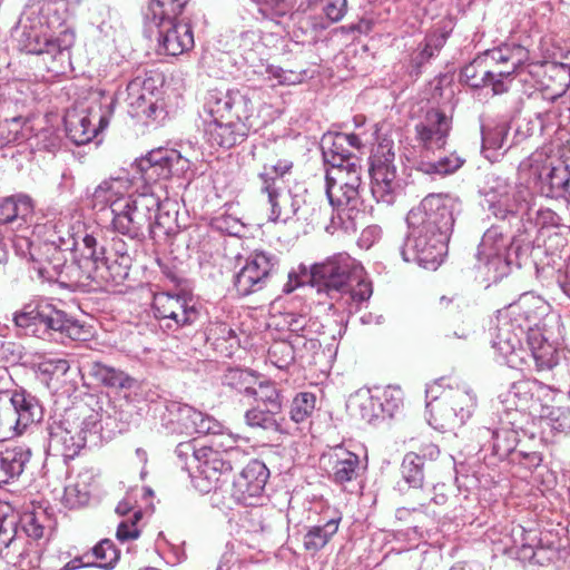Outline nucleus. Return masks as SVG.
<instances>
[{
  "label": "nucleus",
  "mask_w": 570,
  "mask_h": 570,
  "mask_svg": "<svg viewBox=\"0 0 570 570\" xmlns=\"http://www.w3.org/2000/svg\"><path fill=\"white\" fill-rule=\"evenodd\" d=\"M316 396L309 392L298 393L292 401L291 419L301 423L312 415L315 410Z\"/></svg>",
  "instance_id": "64"
},
{
  "label": "nucleus",
  "mask_w": 570,
  "mask_h": 570,
  "mask_svg": "<svg viewBox=\"0 0 570 570\" xmlns=\"http://www.w3.org/2000/svg\"><path fill=\"white\" fill-rule=\"evenodd\" d=\"M464 163V158L455 153H451L450 155L441 157L435 161L421 160L417 164V170L431 176H445L455 173L463 166Z\"/></svg>",
  "instance_id": "55"
},
{
  "label": "nucleus",
  "mask_w": 570,
  "mask_h": 570,
  "mask_svg": "<svg viewBox=\"0 0 570 570\" xmlns=\"http://www.w3.org/2000/svg\"><path fill=\"white\" fill-rule=\"evenodd\" d=\"M523 336L527 337L523 323L517 322L507 311H499L492 345L511 367L527 363L528 351L522 346Z\"/></svg>",
  "instance_id": "18"
},
{
  "label": "nucleus",
  "mask_w": 570,
  "mask_h": 570,
  "mask_svg": "<svg viewBox=\"0 0 570 570\" xmlns=\"http://www.w3.org/2000/svg\"><path fill=\"white\" fill-rule=\"evenodd\" d=\"M71 416L78 417V421L80 422L82 421V417L86 419H83V424H79L80 426L77 429L78 431L71 432L70 435H72V438H82L83 448L88 442L96 443L101 431V414L89 405L81 404L67 410L61 420H69Z\"/></svg>",
  "instance_id": "38"
},
{
  "label": "nucleus",
  "mask_w": 570,
  "mask_h": 570,
  "mask_svg": "<svg viewBox=\"0 0 570 570\" xmlns=\"http://www.w3.org/2000/svg\"><path fill=\"white\" fill-rule=\"evenodd\" d=\"M403 404V393L399 387L389 386L381 395L370 396L368 406L379 407L382 417H392Z\"/></svg>",
  "instance_id": "57"
},
{
  "label": "nucleus",
  "mask_w": 570,
  "mask_h": 570,
  "mask_svg": "<svg viewBox=\"0 0 570 570\" xmlns=\"http://www.w3.org/2000/svg\"><path fill=\"white\" fill-rule=\"evenodd\" d=\"M82 370L97 383L107 387L131 389L135 380L120 370L107 366L100 362H89Z\"/></svg>",
  "instance_id": "45"
},
{
  "label": "nucleus",
  "mask_w": 570,
  "mask_h": 570,
  "mask_svg": "<svg viewBox=\"0 0 570 570\" xmlns=\"http://www.w3.org/2000/svg\"><path fill=\"white\" fill-rule=\"evenodd\" d=\"M362 167L360 160L342 164V167H331L326 170V196L330 205L337 212L344 207H355L362 185Z\"/></svg>",
  "instance_id": "15"
},
{
  "label": "nucleus",
  "mask_w": 570,
  "mask_h": 570,
  "mask_svg": "<svg viewBox=\"0 0 570 570\" xmlns=\"http://www.w3.org/2000/svg\"><path fill=\"white\" fill-rule=\"evenodd\" d=\"M65 126L68 137L76 145L89 142L98 132V128L86 111L69 110L65 116Z\"/></svg>",
  "instance_id": "44"
},
{
  "label": "nucleus",
  "mask_w": 570,
  "mask_h": 570,
  "mask_svg": "<svg viewBox=\"0 0 570 570\" xmlns=\"http://www.w3.org/2000/svg\"><path fill=\"white\" fill-rule=\"evenodd\" d=\"M57 307L47 298L32 301L13 315V323L24 335L42 337L58 323Z\"/></svg>",
  "instance_id": "23"
},
{
  "label": "nucleus",
  "mask_w": 570,
  "mask_h": 570,
  "mask_svg": "<svg viewBox=\"0 0 570 570\" xmlns=\"http://www.w3.org/2000/svg\"><path fill=\"white\" fill-rule=\"evenodd\" d=\"M548 308V304L541 297L525 293L503 309L517 322L523 323L528 333L529 327L539 328V322L547 314Z\"/></svg>",
  "instance_id": "30"
},
{
  "label": "nucleus",
  "mask_w": 570,
  "mask_h": 570,
  "mask_svg": "<svg viewBox=\"0 0 570 570\" xmlns=\"http://www.w3.org/2000/svg\"><path fill=\"white\" fill-rule=\"evenodd\" d=\"M530 190L522 184H511L507 178L493 176L484 191L488 209L499 219L514 217L528 206Z\"/></svg>",
  "instance_id": "16"
},
{
  "label": "nucleus",
  "mask_w": 570,
  "mask_h": 570,
  "mask_svg": "<svg viewBox=\"0 0 570 570\" xmlns=\"http://www.w3.org/2000/svg\"><path fill=\"white\" fill-rule=\"evenodd\" d=\"M528 73L531 76L542 98L554 101L562 97L570 86V67L564 63L529 60L515 75Z\"/></svg>",
  "instance_id": "19"
},
{
  "label": "nucleus",
  "mask_w": 570,
  "mask_h": 570,
  "mask_svg": "<svg viewBox=\"0 0 570 570\" xmlns=\"http://www.w3.org/2000/svg\"><path fill=\"white\" fill-rule=\"evenodd\" d=\"M26 120L22 117H13L0 122V149L27 138L24 134Z\"/></svg>",
  "instance_id": "63"
},
{
  "label": "nucleus",
  "mask_w": 570,
  "mask_h": 570,
  "mask_svg": "<svg viewBox=\"0 0 570 570\" xmlns=\"http://www.w3.org/2000/svg\"><path fill=\"white\" fill-rule=\"evenodd\" d=\"M529 60V50L520 45H502L484 51L461 70V81L471 88L491 87L494 95L509 90L512 76Z\"/></svg>",
  "instance_id": "4"
},
{
  "label": "nucleus",
  "mask_w": 570,
  "mask_h": 570,
  "mask_svg": "<svg viewBox=\"0 0 570 570\" xmlns=\"http://www.w3.org/2000/svg\"><path fill=\"white\" fill-rule=\"evenodd\" d=\"M247 396H253L257 402L263 403L266 409L281 413L282 397L277 387L271 382H261L257 387L247 390Z\"/></svg>",
  "instance_id": "60"
},
{
  "label": "nucleus",
  "mask_w": 570,
  "mask_h": 570,
  "mask_svg": "<svg viewBox=\"0 0 570 570\" xmlns=\"http://www.w3.org/2000/svg\"><path fill=\"white\" fill-rule=\"evenodd\" d=\"M68 0H42L29 8L18 39L21 51L43 56L48 71L65 73L70 66L75 32L66 26Z\"/></svg>",
  "instance_id": "2"
},
{
  "label": "nucleus",
  "mask_w": 570,
  "mask_h": 570,
  "mask_svg": "<svg viewBox=\"0 0 570 570\" xmlns=\"http://www.w3.org/2000/svg\"><path fill=\"white\" fill-rule=\"evenodd\" d=\"M311 282L318 294H326L332 307L350 314L356 312L373 292L363 266L345 252L313 264Z\"/></svg>",
  "instance_id": "3"
},
{
  "label": "nucleus",
  "mask_w": 570,
  "mask_h": 570,
  "mask_svg": "<svg viewBox=\"0 0 570 570\" xmlns=\"http://www.w3.org/2000/svg\"><path fill=\"white\" fill-rule=\"evenodd\" d=\"M458 202L449 195L430 194L406 216L409 234L401 247L407 263L435 271L448 253Z\"/></svg>",
  "instance_id": "1"
},
{
  "label": "nucleus",
  "mask_w": 570,
  "mask_h": 570,
  "mask_svg": "<svg viewBox=\"0 0 570 570\" xmlns=\"http://www.w3.org/2000/svg\"><path fill=\"white\" fill-rule=\"evenodd\" d=\"M370 176L371 193L377 203L392 205L402 189L394 164V144L391 139H382L371 156Z\"/></svg>",
  "instance_id": "13"
},
{
  "label": "nucleus",
  "mask_w": 570,
  "mask_h": 570,
  "mask_svg": "<svg viewBox=\"0 0 570 570\" xmlns=\"http://www.w3.org/2000/svg\"><path fill=\"white\" fill-rule=\"evenodd\" d=\"M104 261L107 263V274H110L105 277L106 286L119 285L128 277L131 257L121 239H112V247L108 253L105 250Z\"/></svg>",
  "instance_id": "36"
},
{
  "label": "nucleus",
  "mask_w": 570,
  "mask_h": 570,
  "mask_svg": "<svg viewBox=\"0 0 570 570\" xmlns=\"http://www.w3.org/2000/svg\"><path fill=\"white\" fill-rule=\"evenodd\" d=\"M95 476L90 471H83L71 480L65 488L62 503L66 508L77 509L90 500Z\"/></svg>",
  "instance_id": "42"
},
{
  "label": "nucleus",
  "mask_w": 570,
  "mask_h": 570,
  "mask_svg": "<svg viewBox=\"0 0 570 570\" xmlns=\"http://www.w3.org/2000/svg\"><path fill=\"white\" fill-rule=\"evenodd\" d=\"M538 537L535 531L525 530L522 525L512 527L511 531L505 533L499 540L498 552L502 553H517L523 559L533 560L537 563H542L540 553L543 548L535 547Z\"/></svg>",
  "instance_id": "29"
},
{
  "label": "nucleus",
  "mask_w": 570,
  "mask_h": 570,
  "mask_svg": "<svg viewBox=\"0 0 570 570\" xmlns=\"http://www.w3.org/2000/svg\"><path fill=\"white\" fill-rule=\"evenodd\" d=\"M75 263L79 269V279L92 282L97 287L106 286L107 274L104 261L105 248L98 247L97 239L88 234L79 235V245L72 252Z\"/></svg>",
  "instance_id": "22"
},
{
  "label": "nucleus",
  "mask_w": 570,
  "mask_h": 570,
  "mask_svg": "<svg viewBox=\"0 0 570 570\" xmlns=\"http://www.w3.org/2000/svg\"><path fill=\"white\" fill-rule=\"evenodd\" d=\"M450 31L445 27H436L426 35L423 43L412 55V62L416 67L423 66L431 58L436 56L445 45Z\"/></svg>",
  "instance_id": "48"
},
{
  "label": "nucleus",
  "mask_w": 570,
  "mask_h": 570,
  "mask_svg": "<svg viewBox=\"0 0 570 570\" xmlns=\"http://www.w3.org/2000/svg\"><path fill=\"white\" fill-rule=\"evenodd\" d=\"M330 476L331 479L342 487L356 480L361 472L360 458L342 448L337 446L328 455Z\"/></svg>",
  "instance_id": "32"
},
{
  "label": "nucleus",
  "mask_w": 570,
  "mask_h": 570,
  "mask_svg": "<svg viewBox=\"0 0 570 570\" xmlns=\"http://www.w3.org/2000/svg\"><path fill=\"white\" fill-rule=\"evenodd\" d=\"M131 181L128 176L110 177L102 180L91 194V206L94 209L104 210L110 208L116 199L127 198L131 194Z\"/></svg>",
  "instance_id": "34"
},
{
  "label": "nucleus",
  "mask_w": 570,
  "mask_h": 570,
  "mask_svg": "<svg viewBox=\"0 0 570 570\" xmlns=\"http://www.w3.org/2000/svg\"><path fill=\"white\" fill-rule=\"evenodd\" d=\"M267 40L259 30H247L239 36L238 49L252 72L273 87L302 82L303 73L285 70L264 59L268 46Z\"/></svg>",
  "instance_id": "12"
},
{
  "label": "nucleus",
  "mask_w": 570,
  "mask_h": 570,
  "mask_svg": "<svg viewBox=\"0 0 570 570\" xmlns=\"http://www.w3.org/2000/svg\"><path fill=\"white\" fill-rule=\"evenodd\" d=\"M0 556L18 564L26 556V539L18 535L17 522L12 519L0 521Z\"/></svg>",
  "instance_id": "37"
},
{
  "label": "nucleus",
  "mask_w": 570,
  "mask_h": 570,
  "mask_svg": "<svg viewBox=\"0 0 570 570\" xmlns=\"http://www.w3.org/2000/svg\"><path fill=\"white\" fill-rule=\"evenodd\" d=\"M423 466H424V459L423 456L410 452L407 453L402 462V475L406 483L410 484L412 488H421L423 484Z\"/></svg>",
  "instance_id": "61"
},
{
  "label": "nucleus",
  "mask_w": 570,
  "mask_h": 570,
  "mask_svg": "<svg viewBox=\"0 0 570 570\" xmlns=\"http://www.w3.org/2000/svg\"><path fill=\"white\" fill-rule=\"evenodd\" d=\"M33 202L26 194L0 198V242L9 240L14 253L27 261H35L30 218Z\"/></svg>",
  "instance_id": "7"
},
{
  "label": "nucleus",
  "mask_w": 570,
  "mask_h": 570,
  "mask_svg": "<svg viewBox=\"0 0 570 570\" xmlns=\"http://www.w3.org/2000/svg\"><path fill=\"white\" fill-rule=\"evenodd\" d=\"M22 431L42 420L43 410L39 400L24 390L14 391L9 400Z\"/></svg>",
  "instance_id": "39"
},
{
  "label": "nucleus",
  "mask_w": 570,
  "mask_h": 570,
  "mask_svg": "<svg viewBox=\"0 0 570 570\" xmlns=\"http://www.w3.org/2000/svg\"><path fill=\"white\" fill-rule=\"evenodd\" d=\"M156 193L150 187L127 195L112 203V229L130 239L153 232L151 209L157 206Z\"/></svg>",
  "instance_id": "9"
},
{
  "label": "nucleus",
  "mask_w": 570,
  "mask_h": 570,
  "mask_svg": "<svg viewBox=\"0 0 570 570\" xmlns=\"http://www.w3.org/2000/svg\"><path fill=\"white\" fill-rule=\"evenodd\" d=\"M426 407L436 428L453 431L463 426L473 415L478 399L466 383L441 377L425 390Z\"/></svg>",
  "instance_id": "5"
},
{
  "label": "nucleus",
  "mask_w": 570,
  "mask_h": 570,
  "mask_svg": "<svg viewBox=\"0 0 570 570\" xmlns=\"http://www.w3.org/2000/svg\"><path fill=\"white\" fill-rule=\"evenodd\" d=\"M263 193L267 194L269 204L268 219L271 222H287L297 212L294 198L285 186H278L275 181L268 183L266 187H262Z\"/></svg>",
  "instance_id": "35"
},
{
  "label": "nucleus",
  "mask_w": 570,
  "mask_h": 570,
  "mask_svg": "<svg viewBox=\"0 0 570 570\" xmlns=\"http://www.w3.org/2000/svg\"><path fill=\"white\" fill-rule=\"evenodd\" d=\"M304 338L303 335H295L293 341H276L268 348L269 362L279 370H287L295 361V344Z\"/></svg>",
  "instance_id": "53"
},
{
  "label": "nucleus",
  "mask_w": 570,
  "mask_h": 570,
  "mask_svg": "<svg viewBox=\"0 0 570 570\" xmlns=\"http://www.w3.org/2000/svg\"><path fill=\"white\" fill-rule=\"evenodd\" d=\"M275 255L254 252L245 265L234 276V287L240 296H247L263 289L277 267Z\"/></svg>",
  "instance_id": "20"
},
{
  "label": "nucleus",
  "mask_w": 570,
  "mask_h": 570,
  "mask_svg": "<svg viewBox=\"0 0 570 570\" xmlns=\"http://www.w3.org/2000/svg\"><path fill=\"white\" fill-rule=\"evenodd\" d=\"M550 393V386L538 380H520L512 383L509 390L501 395V403L507 411H525L531 409L535 403H541L549 399Z\"/></svg>",
  "instance_id": "25"
},
{
  "label": "nucleus",
  "mask_w": 570,
  "mask_h": 570,
  "mask_svg": "<svg viewBox=\"0 0 570 570\" xmlns=\"http://www.w3.org/2000/svg\"><path fill=\"white\" fill-rule=\"evenodd\" d=\"M78 417L71 416L69 420L53 422L49 428L48 449L52 455L62 456L65 460H71L83 449V439L72 438L71 432H77L80 422Z\"/></svg>",
  "instance_id": "27"
},
{
  "label": "nucleus",
  "mask_w": 570,
  "mask_h": 570,
  "mask_svg": "<svg viewBox=\"0 0 570 570\" xmlns=\"http://www.w3.org/2000/svg\"><path fill=\"white\" fill-rule=\"evenodd\" d=\"M30 450L24 446H12L0 451V485L18 478L30 460Z\"/></svg>",
  "instance_id": "41"
},
{
  "label": "nucleus",
  "mask_w": 570,
  "mask_h": 570,
  "mask_svg": "<svg viewBox=\"0 0 570 570\" xmlns=\"http://www.w3.org/2000/svg\"><path fill=\"white\" fill-rule=\"evenodd\" d=\"M556 163L550 155V150L538 148L519 164L518 171L520 177L532 179L539 185L542 177L549 173V169Z\"/></svg>",
  "instance_id": "46"
},
{
  "label": "nucleus",
  "mask_w": 570,
  "mask_h": 570,
  "mask_svg": "<svg viewBox=\"0 0 570 570\" xmlns=\"http://www.w3.org/2000/svg\"><path fill=\"white\" fill-rule=\"evenodd\" d=\"M527 346L529 350L527 357H532L538 371L551 370L558 364L559 351L540 328L529 327Z\"/></svg>",
  "instance_id": "33"
},
{
  "label": "nucleus",
  "mask_w": 570,
  "mask_h": 570,
  "mask_svg": "<svg viewBox=\"0 0 570 570\" xmlns=\"http://www.w3.org/2000/svg\"><path fill=\"white\" fill-rule=\"evenodd\" d=\"M257 91L252 88L212 89L205 99V110L217 119L243 124L248 130L259 126Z\"/></svg>",
  "instance_id": "10"
},
{
  "label": "nucleus",
  "mask_w": 570,
  "mask_h": 570,
  "mask_svg": "<svg viewBox=\"0 0 570 570\" xmlns=\"http://www.w3.org/2000/svg\"><path fill=\"white\" fill-rule=\"evenodd\" d=\"M157 206L151 209L153 232L156 228L161 229L165 234L174 230L177 219L176 203L169 198L164 200L156 194Z\"/></svg>",
  "instance_id": "52"
},
{
  "label": "nucleus",
  "mask_w": 570,
  "mask_h": 570,
  "mask_svg": "<svg viewBox=\"0 0 570 570\" xmlns=\"http://www.w3.org/2000/svg\"><path fill=\"white\" fill-rule=\"evenodd\" d=\"M362 147V140L355 134L327 132L321 139L323 159L330 167L358 161L352 150H360Z\"/></svg>",
  "instance_id": "26"
},
{
  "label": "nucleus",
  "mask_w": 570,
  "mask_h": 570,
  "mask_svg": "<svg viewBox=\"0 0 570 570\" xmlns=\"http://www.w3.org/2000/svg\"><path fill=\"white\" fill-rule=\"evenodd\" d=\"M175 453L189 471L194 488L200 493H209L230 470V463L218 449H214V444L196 449L190 441L180 442Z\"/></svg>",
  "instance_id": "8"
},
{
  "label": "nucleus",
  "mask_w": 570,
  "mask_h": 570,
  "mask_svg": "<svg viewBox=\"0 0 570 570\" xmlns=\"http://www.w3.org/2000/svg\"><path fill=\"white\" fill-rule=\"evenodd\" d=\"M159 88L157 91L140 95L135 98L134 104L128 106V112L136 118L149 120H157L164 116L165 110L163 104L159 102Z\"/></svg>",
  "instance_id": "51"
},
{
  "label": "nucleus",
  "mask_w": 570,
  "mask_h": 570,
  "mask_svg": "<svg viewBox=\"0 0 570 570\" xmlns=\"http://www.w3.org/2000/svg\"><path fill=\"white\" fill-rule=\"evenodd\" d=\"M521 235L512 238L504 235L498 226H492L483 234L478 247V271L488 282H499L511 271V249L520 248V243L525 242Z\"/></svg>",
  "instance_id": "11"
},
{
  "label": "nucleus",
  "mask_w": 570,
  "mask_h": 570,
  "mask_svg": "<svg viewBox=\"0 0 570 570\" xmlns=\"http://www.w3.org/2000/svg\"><path fill=\"white\" fill-rule=\"evenodd\" d=\"M188 168V159L181 157L174 149L153 150L137 163L140 178L146 183L145 187H150L155 193L156 188L151 186L153 183L167 179L175 174H181Z\"/></svg>",
  "instance_id": "21"
},
{
  "label": "nucleus",
  "mask_w": 570,
  "mask_h": 570,
  "mask_svg": "<svg viewBox=\"0 0 570 570\" xmlns=\"http://www.w3.org/2000/svg\"><path fill=\"white\" fill-rule=\"evenodd\" d=\"M527 225H524V234L530 235L532 232L543 233L562 225V217L548 207L532 208L525 206Z\"/></svg>",
  "instance_id": "47"
},
{
  "label": "nucleus",
  "mask_w": 570,
  "mask_h": 570,
  "mask_svg": "<svg viewBox=\"0 0 570 570\" xmlns=\"http://www.w3.org/2000/svg\"><path fill=\"white\" fill-rule=\"evenodd\" d=\"M228 474L210 493V503L219 509H232L233 503L257 505L263 498L269 471L259 460L249 461L242 472L233 479Z\"/></svg>",
  "instance_id": "6"
},
{
  "label": "nucleus",
  "mask_w": 570,
  "mask_h": 570,
  "mask_svg": "<svg viewBox=\"0 0 570 570\" xmlns=\"http://www.w3.org/2000/svg\"><path fill=\"white\" fill-rule=\"evenodd\" d=\"M214 119L207 124L205 136L212 146L232 148L243 141L250 130L243 124H236L232 120Z\"/></svg>",
  "instance_id": "31"
},
{
  "label": "nucleus",
  "mask_w": 570,
  "mask_h": 570,
  "mask_svg": "<svg viewBox=\"0 0 570 570\" xmlns=\"http://www.w3.org/2000/svg\"><path fill=\"white\" fill-rule=\"evenodd\" d=\"M153 311L160 326L171 332L193 325L200 315L193 298L169 293L154 295Z\"/></svg>",
  "instance_id": "17"
},
{
  "label": "nucleus",
  "mask_w": 570,
  "mask_h": 570,
  "mask_svg": "<svg viewBox=\"0 0 570 570\" xmlns=\"http://www.w3.org/2000/svg\"><path fill=\"white\" fill-rule=\"evenodd\" d=\"M341 521L342 513L335 511L325 523L309 527L303 539L305 550L312 553L322 550L336 534Z\"/></svg>",
  "instance_id": "43"
},
{
  "label": "nucleus",
  "mask_w": 570,
  "mask_h": 570,
  "mask_svg": "<svg viewBox=\"0 0 570 570\" xmlns=\"http://www.w3.org/2000/svg\"><path fill=\"white\" fill-rule=\"evenodd\" d=\"M198 417V411L187 404H171L167 407L166 428L171 433L191 434L193 420Z\"/></svg>",
  "instance_id": "50"
},
{
  "label": "nucleus",
  "mask_w": 570,
  "mask_h": 570,
  "mask_svg": "<svg viewBox=\"0 0 570 570\" xmlns=\"http://www.w3.org/2000/svg\"><path fill=\"white\" fill-rule=\"evenodd\" d=\"M324 17L317 22H313L314 28L325 29L331 23L340 21L346 13V0H320L318 3Z\"/></svg>",
  "instance_id": "62"
},
{
  "label": "nucleus",
  "mask_w": 570,
  "mask_h": 570,
  "mask_svg": "<svg viewBox=\"0 0 570 570\" xmlns=\"http://www.w3.org/2000/svg\"><path fill=\"white\" fill-rule=\"evenodd\" d=\"M188 0H150L146 10V20L177 19Z\"/></svg>",
  "instance_id": "54"
},
{
  "label": "nucleus",
  "mask_w": 570,
  "mask_h": 570,
  "mask_svg": "<svg viewBox=\"0 0 570 570\" xmlns=\"http://www.w3.org/2000/svg\"><path fill=\"white\" fill-rule=\"evenodd\" d=\"M158 28L159 48L168 56H179L194 48V32L189 23L177 19L149 20Z\"/></svg>",
  "instance_id": "24"
},
{
  "label": "nucleus",
  "mask_w": 570,
  "mask_h": 570,
  "mask_svg": "<svg viewBox=\"0 0 570 570\" xmlns=\"http://www.w3.org/2000/svg\"><path fill=\"white\" fill-rule=\"evenodd\" d=\"M478 435L481 440L491 439L492 454L500 460H504L513 453L519 442L518 432L509 426L495 430L482 428L479 429Z\"/></svg>",
  "instance_id": "40"
},
{
  "label": "nucleus",
  "mask_w": 570,
  "mask_h": 570,
  "mask_svg": "<svg viewBox=\"0 0 570 570\" xmlns=\"http://www.w3.org/2000/svg\"><path fill=\"white\" fill-rule=\"evenodd\" d=\"M58 316H53L55 318H58L57 324H52V327L50 328L51 332H59L60 334L65 335L66 337L72 340V341H87L91 336L90 330L85 326L83 324L79 323L76 320H72L68 317V315L57 308Z\"/></svg>",
  "instance_id": "58"
},
{
  "label": "nucleus",
  "mask_w": 570,
  "mask_h": 570,
  "mask_svg": "<svg viewBox=\"0 0 570 570\" xmlns=\"http://www.w3.org/2000/svg\"><path fill=\"white\" fill-rule=\"evenodd\" d=\"M570 167L561 161H557L549 173L542 177L538 185L543 196L559 199L560 195L564 194L566 183L569 181Z\"/></svg>",
  "instance_id": "49"
},
{
  "label": "nucleus",
  "mask_w": 570,
  "mask_h": 570,
  "mask_svg": "<svg viewBox=\"0 0 570 570\" xmlns=\"http://www.w3.org/2000/svg\"><path fill=\"white\" fill-rule=\"evenodd\" d=\"M362 167L360 160L342 164V167H331L326 170V196L330 205L337 212L344 207H355L362 185Z\"/></svg>",
  "instance_id": "14"
},
{
  "label": "nucleus",
  "mask_w": 570,
  "mask_h": 570,
  "mask_svg": "<svg viewBox=\"0 0 570 570\" xmlns=\"http://www.w3.org/2000/svg\"><path fill=\"white\" fill-rule=\"evenodd\" d=\"M450 130L451 118L439 109L428 110L423 120L415 126L416 138L425 150L443 148Z\"/></svg>",
  "instance_id": "28"
},
{
  "label": "nucleus",
  "mask_w": 570,
  "mask_h": 570,
  "mask_svg": "<svg viewBox=\"0 0 570 570\" xmlns=\"http://www.w3.org/2000/svg\"><path fill=\"white\" fill-rule=\"evenodd\" d=\"M161 80L159 77L155 76H138L128 82L125 90L118 92V99H121L126 102L127 107L134 104L135 98H138L140 95L147 91V94L157 91Z\"/></svg>",
  "instance_id": "56"
},
{
  "label": "nucleus",
  "mask_w": 570,
  "mask_h": 570,
  "mask_svg": "<svg viewBox=\"0 0 570 570\" xmlns=\"http://www.w3.org/2000/svg\"><path fill=\"white\" fill-rule=\"evenodd\" d=\"M279 413L273 410L253 407L245 413V422L252 428H259L265 431H281V423L277 419Z\"/></svg>",
  "instance_id": "59"
}]
</instances>
